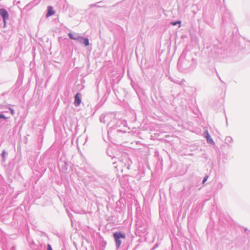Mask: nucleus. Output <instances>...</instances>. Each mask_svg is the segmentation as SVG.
Here are the masks:
<instances>
[{
    "label": "nucleus",
    "instance_id": "nucleus-1",
    "mask_svg": "<svg viewBox=\"0 0 250 250\" xmlns=\"http://www.w3.org/2000/svg\"><path fill=\"white\" fill-rule=\"evenodd\" d=\"M113 236L115 239L117 247L119 248L122 243L120 239H125V235L124 234H122L121 232H115L113 234Z\"/></svg>",
    "mask_w": 250,
    "mask_h": 250
},
{
    "label": "nucleus",
    "instance_id": "nucleus-2",
    "mask_svg": "<svg viewBox=\"0 0 250 250\" xmlns=\"http://www.w3.org/2000/svg\"><path fill=\"white\" fill-rule=\"evenodd\" d=\"M55 13V11L53 9V7L49 6L48 7V12L46 15V17H49Z\"/></svg>",
    "mask_w": 250,
    "mask_h": 250
},
{
    "label": "nucleus",
    "instance_id": "nucleus-3",
    "mask_svg": "<svg viewBox=\"0 0 250 250\" xmlns=\"http://www.w3.org/2000/svg\"><path fill=\"white\" fill-rule=\"evenodd\" d=\"M81 103V99L79 96V93H77L75 96L74 104L76 106H79Z\"/></svg>",
    "mask_w": 250,
    "mask_h": 250
},
{
    "label": "nucleus",
    "instance_id": "nucleus-4",
    "mask_svg": "<svg viewBox=\"0 0 250 250\" xmlns=\"http://www.w3.org/2000/svg\"><path fill=\"white\" fill-rule=\"evenodd\" d=\"M0 15L2 17L4 21L6 18H8V17L7 12L4 9H0Z\"/></svg>",
    "mask_w": 250,
    "mask_h": 250
},
{
    "label": "nucleus",
    "instance_id": "nucleus-5",
    "mask_svg": "<svg viewBox=\"0 0 250 250\" xmlns=\"http://www.w3.org/2000/svg\"><path fill=\"white\" fill-rule=\"evenodd\" d=\"M205 137L207 138V141L208 142H213V140L211 139L210 136L208 131H205Z\"/></svg>",
    "mask_w": 250,
    "mask_h": 250
},
{
    "label": "nucleus",
    "instance_id": "nucleus-6",
    "mask_svg": "<svg viewBox=\"0 0 250 250\" xmlns=\"http://www.w3.org/2000/svg\"><path fill=\"white\" fill-rule=\"evenodd\" d=\"M83 41L82 42L84 44L85 46H87L89 45V40L87 38L83 39Z\"/></svg>",
    "mask_w": 250,
    "mask_h": 250
},
{
    "label": "nucleus",
    "instance_id": "nucleus-7",
    "mask_svg": "<svg viewBox=\"0 0 250 250\" xmlns=\"http://www.w3.org/2000/svg\"><path fill=\"white\" fill-rule=\"evenodd\" d=\"M68 36L70 39H73V40H78L79 38V37L77 38V37H75L73 35V34L71 33H68Z\"/></svg>",
    "mask_w": 250,
    "mask_h": 250
},
{
    "label": "nucleus",
    "instance_id": "nucleus-8",
    "mask_svg": "<svg viewBox=\"0 0 250 250\" xmlns=\"http://www.w3.org/2000/svg\"><path fill=\"white\" fill-rule=\"evenodd\" d=\"M181 21H179L176 22H172L171 23V24L173 25H175L177 24H181Z\"/></svg>",
    "mask_w": 250,
    "mask_h": 250
},
{
    "label": "nucleus",
    "instance_id": "nucleus-9",
    "mask_svg": "<svg viewBox=\"0 0 250 250\" xmlns=\"http://www.w3.org/2000/svg\"><path fill=\"white\" fill-rule=\"evenodd\" d=\"M208 178V176H206L203 181V184H204Z\"/></svg>",
    "mask_w": 250,
    "mask_h": 250
},
{
    "label": "nucleus",
    "instance_id": "nucleus-10",
    "mask_svg": "<svg viewBox=\"0 0 250 250\" xmlns=\"http://www.w3.org/2000/svg\"><path fill=\"white\" fill-rule=\"evenodd\" d=\"M47 250H52V248L50 246V245L48 244L47 245Z\"/></svg>",
    "mask_w": 250,
    "mask_h": 250
},
{
    "label": "nucleus",
    "instance_id": "nucleus-11",
    "mask_svg": "<svg viewBox=\"0 0 250 250\" xmlns=\"http://www.w3.org/2000/svg\"><path fill=\"white\" fill-rule=\"evenodd\" d=\"M3 118V119H7V118L5 117L3 115L1 114L0 115V119Z\"/></svg>",
    "mask_w": 250,
    "mask_h": 250
},
{
    "label": "nucleus",
    "instance_id": "nucleus-12",
    "mask_svg": "<svg viewBox=\"0 0 250 250\" xmlns=\"http://www.w3.org/2000/svg\"><path fill=\"white\" fill-rule=\"evenodd\" d=\"M5 152L4 151H3L2 153V156L3 158H5Z\"/></svg>",
    "mask_w": 250,
    "mask_h": 250
},
{
    "label": "nucleus",
    "instance_id": "nucleus-13",
    "mask_svg": "<svg viewBox=\"0 0 250 250\" xmlns=\"http://www.w3.org/2000/svg\"><path fill=\"white\" fill-rule=\"evenodd\" d=\"M10 110H11V114H12V115H13V114H14V110H13V109H10Z\"/></svg>",
    "mask_w": 250,
    "mask_h": 250
}]
</instances>
